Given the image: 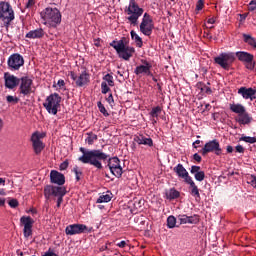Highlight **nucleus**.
Listing matches in <instances>:
<instances>
[{
	"mask_svg": "<svg viewBox=\"0 0 256 256\" xmlns=\"http://www.w3.org/2000/svg\"><path fill=\"white\" fill-rule=\"evenodd\" d=\"M79 151L82 153V156L78 158L80 163H84V165H92V167H95V169L101 171V169H103V163L101 161H107L108 159V164L106 167L110 169L112 175L117 177V179L122 177L123 167H121V160H119L117 157L109 158L107 153L102 152L99 149L86 150L84 147H80Z\"/></svg>",
	"mask_w": 256,
	"mask_h": 256,
	"instance_id": "f257e3e1",
	"label": "nucleus"
},
{
	"mask_svg": "<svg viewBox=\"0 0 256 256\" xmlns=\"http://www.w3.org/2000/svg\"><path fill=\"white\" fill-rule=\"evenodd\" d=\"M241 61V63H245L246 69L253 71L255 69V56L249 52L238 51V52H224L221 53L218 57L214 58V61L217 65H220L222 69L228 71V69L235 63V59Z\"/></svg>",
	"mask_w": 256,
	"mask_h": 256,
	"instance_id": "f03ea898",
	"label": "nucleus"
},
{
	"mask_svg": "<svg viewBox=\"0 0 256 256\" xmlns=\"http://www.w3.org/2000/svg\"><path fill=\"white\" fill-rule=\"evenodd\" d=\"M110 47H113L118 54V57L124 59V61H129L135 53V48L129 46V38L127 37H122L119 41L113 40L110 43Z\"/></svg>",
	"mask_w": 256,
	"mask_h": 256,
	"instance_id": "7ed1b4c3",
	"label": "nucleus"
},
{
	"mask_svg": "<svg viewBox=\"0 0 256 256\" xmlns=\"http://www.w3.org/2000/svg\"><path fill=\"white\" fill-rule=\"evenodd\" d=\"M173 171L174 173H176L178 177H180V179H184L187 185H190V189H191L190 194L192 195V197H195L196 200L201 199V194L199 193V187L195 185V181H193V178L189 176V172H187V169H185L183 164H178L177 166H175L173 168Z\"/></svg>",
	"mask_w": 256,
	"mask_h": 256,
	"instance_id": "20e7f679",
	"label": "nucleus"
},
{
	"mask_svg": "<svg viewBox=\"0 0 256 256\" xmlns=\"http://www.w3.org/2000/svg\"><path fill=\"white\" fill-rule=\"evenodd\" d=\"M144 9L139 7V4L135 0H130L129 5L125 7L124 13L126 15H129L127 17V20L129 21L130 25H133V27H136L139 23V17L143 15Z\"/></svg>",
	"mask_w": 256,
	"mask_h": 256,
	"instance_id": "39448f33",
	"label": "nucleus"
},
{
	"mask_svg": "<svg viewBox=\"0 0 256 256\" xmlns=\"http://www.w3.org/2000/svg\"><path fill=\"white\" fill-rule=\"evenodd\" d=\"M67 195V188L63 186L46 185L44 187V197L46 201H49L51 197H58L57 207H61L63 203V196Z\"/></svg>",
	"mask_w": 256,
	"mask_h": 256,
	"instance_id": "423d86ee",
	"label": "nucleus"
},
{
	"mask_svg": "<svg viewBox=\"0 0 256 256\" xmlns=\"http://www.w3.org/2000/svg\"><path fill=\"white\" fill-rule=\"evenodd\" d=\"M41 19L50 24V27L61 25V12L57 8L47 7L40 13Z\"/></svg>",
	"mask_w": 256,
	"mask_h": 256,
	"instance_id": "0eeeda50",
	"label": "nucleus"
},
{
	"mask_svg": "<svg viewBox=\"0 0 256 256\" xmlns=\"http://www.w3.org/2000/svg\"><path fill=\"white\" fill-rule=\"evenodd\" d=\"M0 20L3 21L4 27L9 28L15 21V10L7 1H0Z\"/></svg>",
	"mask_w": 256,
	"mask_h": 256,
	"instance_id": "6e6552de",
	"label": "nucleus"
},
{
	"mask_svg": "<svg viewBox=\"0 0 256 256\" xmlns=\"http://www.w3.org/2000/svg\"><path fill=\"white\" fill-rule=\"evenodd\" d=\"M43 107L50 115H56L61 107V96L57 93L50 94L43 103Z\"/></svg>",
	"mask_w": 256,
	"mask_h": 256,
	"instance_id": "1a4fd4ad",
	"label": "nucleus"
},
{
	"mask_svg": "<svg viewBox=\"0 0 256 256\" xmlns=\"http://www.w3.org/2000/svg\"><path fill=\"white\" fill-rule=\"evenodd\" d=\"M18 93L20 97H31L33 91V80L28 76H23L20 78Z\"/></svg>",
	"mask_w": 256,
	"mask_h": 256,
	"instance_id": "9d476101",
	"label": "nucleus"
},
{
	"mask_svg": "<svg viewBox=\"0 0 256 256\" xmlns=\"http://www.w3.org/2000/svg\"><path fill=\"white\" fill-rule=\"evenodd\" d=\"M154 29L155 24L153 23V18L151 17V15H149V13H144L142 22L140 23V31L146 37H150Z\"/></svg>",
	"mask_w": 256,
	"mask_h": 256,
	"instance_id": "9b49d317",
	"label": "nucleus"
},
{
	"mask_svg": "<svg viewBox=\"0 0 256 256\" xmlns=\"http://www.w3.org/2000/svg\"><path fill=\"white\" fill-rule=\"evenodd\" d=\"M10 71H19L25 65V59L19 53L11 54L7 60Z\"/></svg>",
	"mask_w": 256,
	"mask_h": 256,
	"instance_id": "f8f14e48",
	"label": "nucleus"
},
{
	"mask_svg": "<svg viewBox=\"0 0 256 256\" xmlns=\"http://www.w3.org/2000/svg\"><path fill=\"white\" fill-rule=\"evenodd\" d=\"M202 155H207L208 153H215V155H222L223 149H221V144L219 140L214 139L207 142L201 150Z\"/></svg>",
	"mask_w": 256,
	"mask_h": 256,
	"instance_id": "ddd939ff",
	"label": "nucleus"
},
{
	"mask_svg": "<svg viewBox=\"0 0 256 256\" xmlns=\"http://www.w3.org/2000/svg\"><path fill=\"white\" fill-rule=\"evenodd\" d=\"M20 223L23 225V235L25 239H29L31 235H33V225L35 224V220L31 218V216H22L20 218Z\"/></svg>",
	"mask_w": 256,
	"mask_h": 256,
	"instance_id": "4468645a",
	"label": "nucleus"
},
{
	"mask_svg": "<svg viewBox=\"0 0 256 256\" xmlns=\"http://www.w3.org/2000/svg\"><path fill=\"white\" fill-rule=\"evenodd\" d=\"M70 78L75 81L76 87H85L91 81V76L87 71L81 72L79 76L75 72H70Z\"/></svg>",
	"mask_w": 256,
	"mask_h": 256,
	"instance_id": "2eb2a0df",
	"label": "nucleus"
},
{
	"mask_svg": "<svg viewBox=\"0 0 256 256\" xmlns=\"http://www.w3.org/2000/svg\"><path fill=\"white\" fill-rule=\"evenodd\" d=\"M88 230L87 225L84 224H70L66 227L65 233L66 235H81V233H85Z\"/></svg>",
	"mask_w": 256,
	"mask_h": 256,
	"instance_id": "dca6fc26",
	"label": "nucleus"
},
{
	"mask_svg": "<svg viewBox=\"0 0 256 256\" xmlns=\"http://www.w3.org/2000/svg\"><path fill=\"white\" fill-rule=\"evenodd\" d=\"M4 79H5V87H7V89H15V87H17V85H19L21 81V79L9 73L4 74Z\"/></svg>",
	"mask_w": 256,
	"mask_h": 256,
	"instance_id": "f3484780",
	"label": "nucleus"
},
{
	"mask_svg": "<svg viewBox=\"0 0 256 256\" xmlns=\"http://www.w3.org/2000/svg\"><path fill=\"white\" fill-rule=\"evenodd\" d=\"M142 65H139L135 68L134 73L135 75H146V73L153 69V65L147 60H141Z\"/></svg>",
	"mask_w": 256,
	"mask_h": 256,
	"instance_id": "a211bd4d",
	"label": "nucleus"
},
{
	"mask_svg": "<svg viewBox=\"0 0 256 256\" xmlns=\"http://www.w3.org/2000/svg\"><path fill=\"white\" fill-rule=\"evenodd\" d=\"M238 95H242L243 99H250V101H254V99H256V89L241 87L238 90Z\"/></svg>",
	"mask_w": 256,
	"mask_h": 256,
	"instance_id": "6ab92c4d",
	"label": "nucleus"
},
{
	"mask_svg": "<svg viewBox=\"0 0 256 256\" xmlns=\"http://www.w3.org/2000/svg\"><path fill=\"white\" fill-rule=\"evenodd\" d=\"M50 181L55 185H65V175L61 174V172H58L56 170H52L50 172Z\"/></svg>",
	"mask_w": 256,
	"mask_h": 256,
	"instance_id": "aec40b11",
	"label": "nucleus"
},
{
	"mask_svg": "<svg viewBox=\"0 0 256 256\" xmlns=\"http://www.w3.org/2000/svg\"><path fill=\"white\" fill-rule=\"evenodd\" d=\"M236 123H239V125H251L253 122V117L251 114L246 110L244 113L238 115L235 118Z\"/></svg>",
	"mask_w": 256,
	"mask_h": 256,
	"instance_id": "412c9836",
	"label": "nucleus"
},
{
	"mask_svg": "<svg viewBox=\"0 0 256 256\" xmlns=\"http://www.w3.org/2000/svg\"><path fill=\"white\" fill-rule=\"evenodd\" d=\"M31 141L34 153L36 155H41V151L45 149V144L43 143V141L39 140L37 136H31Z\"/></svg>",
	"mask_w": 256,
	"mask_h": 256,
	"instance_id": "4be33fe9",
	"label": "nucleus"
},
{
	"mask_svg": "<svg viewBox=\"0 0 256 256\" xmlns=\"http://www.w3.org/2000/svg\"><path fill=\"white\" fill-rule=\"evenodd\" d=\"M25 37L26 39H43V37H45V30H43V28L31 30L25 35Z\"/></svg>",
	"mask_w": 256,
	"mask_h": 256,
	"instance_id": "5701e85b",
	"label": "nucleus"
},
{
	"mask_svg": "<svg viewBox=\"0 0 256 256\" xmlns=\"http://www.w3.org/2000/svg\"><path fill=\"white\" fill-rule=\"evenodd\" d=\"M190 173L194 175L196 181H204L205 180V172L201 171V166H191Z\"/></svg>",
	"mask_w": 256,
	"mask_h": 256,
	"instance_id": "b1692460",
	"label": "nucleus"
},
{
	"mask_svg": "<svg viewBox=\"0 0 256 256\" xmlns=\"http://www.w3.org/2000/svg\"><path fill=\"white\" fill-rule=\"evenodd\" d=\"M134 141L138 145H147L148 147H153V139L145 137L143 134L134 136Z\"/></svg>",
	"mask_w": 256,
	"mask_h": 256,
	"instance_id": "393cba45",
	"label": "nucleus"
},
{
	"mask_svg": "<svg viewBox=\"0 0 256 256\" xmlns=\"http://www.w3.org/2000/svg\"><path fill=\"white\" fill-rule=\"evenodd\" d=\"M229 109H230V111H232V113H236L237 115H241L247 111L245 106H243V104H239V103L238 104H235V103L230 104Z\"/></svg>",
	"mask_w": 256,
	"mask_h": 256,
	"instance_id": "a878e982",
	"label": "nucleus"
},
{
	"mask_svg": "<svg viewBox=\"0 0 256 256\" xmlns=\"http://www.w3.org/2000/svg\"><path fill=\"white\" fill-rule=\"evenodd\" d=\"M181 197V192L177 191L175 188H171L168 192H166V199L173 201V199H179Z\"/></svg>",
	"mask_w": 256,
	"mask_h": 256,
	"instance_id": "bb28decb",
	"label": "nucleus"
},
{
	"mask_svg": "<svg viewBox=\"0 0 256 256\" xmlns=\"http://www.w3.org/2000/svg\"><path fill=\"white\" fill-rule=\"evenodd\" d=\"M244 43H247V45H250V47H253V49H256V39L253 38V36L249 34H242Z\"/></svg>",
	"mask_w": 256,
	"mask_h": 256,
	"instance_id": "cd10ccee",
	"label": "nucleus"
},
{
	"mask_svg": "<svg viewBox=\"0 0 256 256\" xmlns=\"http://www.w3.org/2000/svg\"><path fill=\"white\" fill-rule=\"evenodd\" d=\"M130 35H131V39L135 41L136 46H138L139 48L143 47V39L135 32V30H132L130 32Z\"/></svg>",
	"mask_w": 256,
	"mask_h": 256,
	"instance_id": "c85d7f7f",
	"label": "nucleus"
},
{
	"mask_svg": "<svg viewBox=\"0 0 256 256\" xmlns=\"http://www.w3.org/2000/svg\"><path fill=\"white\" fill-rule=\"evenodd\" d=\"M111 199H113V194L108 192L107 194L100 195L96 203H109Z\"/></svg>",
	"mask_w": 256,
	"mask_h": 256,
	"instance_id": "c756f323",
	"label": "nucleus"
},
{
	"mask_svg": "<svg viewBox=\"0 0 256 256\" xmlns=\"http://www.w3.org/2000/svg\"><path fill=\"white\" fill-rule=\"evenodd\" d=\"M86 135L87 138L85 139V142L88 143V145H93V143H95V141L98 139L97 134L93 132H88Z\"/></svg>",
	"mask_w": 256,
	"mask_h": 256,
	"instance_id": "7c9ffc66",
	"label": "nucleus"
},
{
	"mask_svg": "<svg viewBox=\"0 0 256 256\" xmlns=\"http://www.w3.org/2000/svg\"><path fill=\"white\" fill-rule=\"evenodd\" d=\"M167 227L168 229H175L177 227V218L171 215L167 218Z\"/></svg>",
	"mask_w": 256,
	"mask_h": 256,
	"instance_id": "2f4dec72",
	"label": "nucleus"
},
{
	"mask_svg": "<svg viewBox=\"0 0 256 256\" xmlns=\"http://www.w3.org/2000/svg\"><path fill=\"white\" fill-rule=\"evenodd\" d=\"M97 107H98L100 113H102V115H104V117H109V112H107L105 105H103V103H101V101L97 102Z\"/></svg>",
	"mask_w": 256,
	"mask_h": 256,
	"instance_id": "473e14b6",
	"label": "nucleus"
},
{
	"mask_svg": "<svg viewBox=\"0 0 256 256\" xmlns=\"http://www.w3.org/2000/svg\"><path fill=\"white\" fill-rule=\"evenodd\" d=\"M239 141H244V143H250L253 145L256 143V137H251V136H242Z\"/></svg>",
	"mask_w": 256,
	"mask_h": 256,
	"instance_id": "72a5a7b5",
	"label": "nucleus"
},
{
	"mask_svg": "<svg viewBox=\"0 0 256 256\" xmlns=\"http://www.w3.org/2000/svg\"><path fill=\"white\" fill-rule=\"evenodd\" d=\"M103 80L108 82L109 87H114L115 86V81L113 80V75L111 74H106L103 77Z\"/></svg>",
	"mask_w": 256,
	"mask_h": 256,
	"instance_id": "f704fd0d",
	"label": "nucleus"
},
{
	"mask_svg": "<svg viewBox=\"0 0 256 256\" xmlns=\"http://www.w3.org/2000/svg\"><path fill=\"white\" fill-rule=\"evenodd\" d=\"M199 223V215L188 216V224L197 225Z\"/></svg>",
	"mask_w": 256,
	"mask_h": 256,
	"instance_id": "c9c22d12",
	"label": "nucleus"
},
{
	"mask_svg": "<svg viewBox=\"0 0 256 256\" xmlns=\"http://www.w3.org/2000/svg\"><path fill=\"white\" fill-rule=\"evenodd\" d=\"M73 172L75 173L76 181H81V177H83V171H81L78 166H75L73 168Z\"/></svg>",
	"mask_w": 256,
	"mask_h": 256,
	"instance_id": "e433bc0d",
	"label": "nucleus"
},
{
	"mask_svg": "<svg viewBox=\"0 0 256 256\" xmlns=\"http://www.w3.org/2000/svg\"><path fill=\"white\" fill-rule=\"evenodd\" d=\"M162 109L160 106H156L154 108H152L151 112H150V116L151 117H159V114L161 113Z\"/></svg>",
	"mask_w": 256,
	"mask_h": 256,
	"instance_id": "4c0bfd02",
	"label": "nucleus"
},
{
	"mask_svg": "<svg viewBox=\"0 0 256 256\" xmlns=\"http://www.w3.org/2000/svg\"><path fill=\"white\" fill-rule=\"evenodd\" d=\"M7 103H12V105H17L19 103V98L16 96L8 95L6 96Z\"/></svg>",
	"mask_w": 256,
	"mask_h": 256,
	"instance_id": "58836bf2",
	"label": "nucleus"
},
{
	"mask_svg": "<svg viewBox=\"0 0 256 256\" xmlns=\"http://www.w3.org/2000/svg\"><path fill=\"white\" fill-rule=\"evenodd\" d=\"M178 221H180V225H187V223H189V216L185 214L179 215Z\"/></svg>",
	"mask_w": 256,
	"mask_h": 256,
	"instance_id": "ea45409f",
	"label": "nucleus"
},
{
	"mask_svg": "<svg viewBox=\"0 0 256 256\" xmlns=\"http://www.w3.org/2000/svg\"><path fill=\"white\" fill-rule=\"evenodd\" d=\"M109 91H111V88H109V86L107 85V82H102L101 83V93H103V95H107V93H109Z\"/></svg>",
	"mask_w": 256,
	"mask_h": 256,
	"instance_id": "a19ab883",
	"label": "nucleus"
},
{
	"mask_svg": "<svg viewBox=\"0 0 256 256\" xmlns=\"http://www.w3.org/2000/svg\"><path fill=\"white\" fill-rule=\"evenodd\" d=\"M8 205L12 208V209H17V207H19V201L15 198H12L11 200H9Z\"/></svg>",
	"mask_w": 256,
	"mask_h": 256,
	"instance_id": "79ce46f5",
	"label": "nucleus"
},
{
	"mask_svg": "<svg viewBox=\"0 0 256 256\" xmlns=\"http://www.w3.org/2000/svg\"><path fill=\"white\" fill-rule=\"evenodd\" d=\"M247 183L249 185H252V187L256 188V176L251 175L250 177L247 178Z\"/></svg>",
	"mask_w": 256,
	"mask_h": 256,
	"instance_id": "37998d69",
	"label": "nucleus"
},
{
	"mask_svg": "<svg viewBox=\"0 0 256 256\" xmlns=\"http://www.w3.org/2000/svg\"><path fill=\"white\" fill-rule=\"evenodd\" d=\"M201 91H204V93H206L207 95H211V93H213V90H211V87H208L205 84H203Z\"/></svg>",
	"mask_w": 256,
	"mask_h": 256,
	"instance_id": "c03bdc74",
	"label": "nucleus"
},
{
	"mask_svg": "<svg viewBox=\"0 0 256 256\" xmlns=\"http://www.w3.org/2000/svg\"><path fill=\"white\" fill-rule=\"evenodd\" d=\"M204 6H205V3L203 2V0H198L196 4V11H201Z\"/></svg>",
	"mask_w": 256,
	"mask_h": 256,
	"instance_id": "a18cd8bd",
	"label": "nucleus"
},
{
	"mask_svg": "<svg viewBox=\"0 0 256 256\" xmlns=\"http://www.w3.org/2000/svg\"><path fill=\"white\" fill-rule=\"evenodd\" d=\"M32 137H37L38 141H41V139L45 138V133L34 132Z\"/></svg>",
	"mask_w": 256,
	"mask_h": 256,
	"instance_id": "49530a36",
	"label": "nucleus"
},
{
	"mask_svg": "<svg viewBox=\"0 0 256 256\" xmlns=\"http://www.w3.org/2000/svg\"><path fill=\"white\" fill-rule=\"evenodd\" d=\"M255 9H256V0H252V1L249 3L248 10H249V11H255Z\"/></svg>",
	"mask_w": 256,
	"mask_h": 256,
	"instance_id": "de8ad7c7",
	"label": "nucleus"
},
{
	"mask_svg": "<svg viewBox=\"0 0 256 256\" xmlns=\"http://www.w3.org/2000/svg\"><path fill=\"white\" fill-rule=\"evenodd\" d=\"M69 167V162L64 161L60 164V171H65Z\"/></svg>",
	"mask_w": 256,
	"mask_h": 256,
	"instance_id": "09e8293b",
	"label": "nucleus"
},
{
	"mask_svg": "<svg viewBox=\"0 0 256 256\" xmlns=\"http://www.w3.org/2000/svg\"><path fill=\"white\" fill-rule=\"evenodd\" d=\"M235 151L236 153H245V148L242 145H237Z\"/></svg>",
	"mask_w": 256,
	"mask_h": 256,
	"instance_id": "8fccbe9b",
	"label": "nucleus"
},
{
	"mask_svg": "<svg viewBox=\"0 0 256 256\" xmlns=\"http://www.w3.org/2000/svg\"><path fill=\"white\" fill-rule=\"evenodd\" d=\"M107 103H109V105H113V103H115V100L113 99V94H109V96L106 98Z\"/></svg>",
	"mask_w": 256,
	"mask_h": 256,
	"instance_id": "3c124183",
	"label": "nucleus"
},
{
	"mask_svg": "<svg viewBox=\"0 0 256 256\" xmlns=\"http://www.w3.org/2000/svg\"><path fill=\"white\" fill-rule=\"evenodd\" d=\"M117 247H120V249H125L127 247V242L125 240H122L121 242L116 244Z\"/></svg>",
	"mask_w": 256,
	"mask_h": 256,
	"instance_id": "603ef678",
	"label": "nucleus"
},
{
	"mask_svg": "<svg viewBox=\"0 0 256 256\" xmlns=\"http://www.w3.org/2000/svg\"><path fill=\"white\" fill-rule=\"evenodd\" d=\"M193 160L197 161V163H201V161H202L201 155H199L198 153H195L193 155Z\"/></svg>",
	"mask_w": 256,
	"mask_h": 256,
	"instance_id": "864d4df0",
	"label": "nucleus"
},
{
	"mask_svg": "<svg viewBox=\"0 0 256 256\" xmlns=\"http://www.w3.org/2000/svg\"><path fill=\"white\" fill-rule=\"evenodd\" d=\"M35 5V0H28L26 3V9H29Z\"/></svg>",
	"mask_w": 256,
	"mask_h": 256,
	"instance_id": "5fc2aeb1",
	"label": "nucleus"
},
{
	"mask_svg": "<svg viewBox=\"0 0 256 256\" xmlns=\"http://www.w3.org/2000/svg\"><path fill=\"white\" fill-rule=\"evenodd\" d=\"M42 256H57V254H55L54 252H51V249H49L47 252H45L44 255Z\"/></svg>",
	"mask_w": 256,
	"mask_h": 256,
	"instance_id": "6e6d98bb",
	"label": "nucleus"
},
{
	"mask_svg": "<svg viewBox=\"0 0 256 256\" xmlns=\"http://www.w3.org/2000/svg\"><path fill=\"white\" fill-rule=\"evenodd\" d=\"M95 47H101V38L94 40Z\"/></svg>",
	"mask_w": 256,
	"mask_h": 256,
	"instance_id": "4d7b16f0",
	"label": "nucleus"
},
{
	"mask_svg": "<svg viewBox=\"0 0 256 256\" xmlns=\"http://www.w3.org/2000/svg\"><path fill=\"white\" fill-rule=\"evenodd\" d=\"M58 87H65V80H58Z\"/></svg>",
	"mask_w": 256,
	"mask_h": 256,
	"instance_id": "13d9d810",
	"label": "nucleus"
},
{
	"mask_svg": "<svg viewBox=\"0 0 256 256\" xmlns=\"http://www.w3.org/2000/svg\"><path fill=\"white\" fill-rule=\"evenodd\" d=\"M226 151H227V153H233V146H227L226 147Z\"/></svg>",
	"mask_w": 256,
	"mask_h": 256,
	"instance_id": "bf43d9fd",
	"label": "nucleus"
},
{
	"mask_svg": "<svg viewBox=\"0 0 256 256\" xmlns=\"http://www.w3.org/2000/svg\"><path fill=\"white\" fill-rule=\"evenodd\" d=\"M207 23H209L210 25L215 24V18L208 19Z\"/></svg>",
	"mask_w": 256,
	"mask_h": 256,
	"instance_id": "052dcab7",
	"label": "nucleus"
},
{
	"mask_svg": "<svg viewBox=\"0 0 256 256\" xmlns=\"http://www.w3.org/2000/svg\"><path fill=\"white\" fill-rule=\"evenodd\" d=\"M147 77H153V72H151V69L147 71L145 74Z\"/></svg>",
	"mask_w": 256,
	"mask_h": 256,
	"instance_id": "680f3d73",
	"label": "nucleus"
},
{
	"mask_svg": "<svg viewBox=\"0 0 256 256\" xmlns=\"http://www.w3.org/2000/svg\"><path fill=\"white\" fill-rule=\"evenodd\" d=\"M3 126H4L3 119L0 118V132L3 131Z\"/></svg>",
	"mask_w": 256,
	"mask_h": 256,
	"instance_id": "e2e57ef3",
	"label": "nucleus"
},
{
	"mask_svg": "<svg viewBox=\"0 0 256 256\" xmlns=\"http://www.w3.org/2000/svg\"><path fill=\"white\" fill-rule=\"evenodd\" d=\"M107 249H108L107 245L100 247L101 252L107 251Z\"/></svg>",
	"mask_w": 256,
	"mask_h": 256,
	"instance_id": "0e129e2a",
	"label": "nucleus"
},
{
	"mask_svg": "<svg viewBox=\"0 0 256 256\" xmlns=\"http://www.w3.org/2000/svg\"><path fill=\"white\" fill-rule=\"evenodd\" d=\"M157 89L158 91L161 93V91H163V88L161 87V84L157 83Z\"/></svg>",
	"mask_w": 256,
	"mask_h": 256,
	"instance_id": "69168bd1",
	"label": "nucleus"
},
{
	"mask_svg": "<svg viewBox=\"0 0 256 256\" xmlns=\"http://www.w3.org/2000/svg\"><path fill=\"white\" fill-rule=\"evenodd\" d=\"M5 205V199H0V207H3Z\"/></svg>",
	"mask_w": 256,
	"mask_h": 256,
	"instance_id": "338daca9",
	"label": "nucleus"
},
{
	"mask_svg": "<svg viewBox=\"0 0 256 256\" xmlns=\"http://www.w3.org/2000/svg\"><path fill=\"white\" fill-rule=\"evenodd\" d=\"M0 185H5V178H0Z\"/></svg>",
	"mask_w": 256,
	"mask_h": 256,
	"instance_id": "774afa93",
	"label": "nucleus"
}]
</instances>
